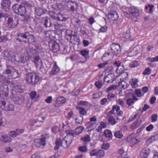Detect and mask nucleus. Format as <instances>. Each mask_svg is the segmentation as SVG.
I'll use <instances>...</instances> for the list:
<instances>
[{"label": "nucleus", "mask_w": 158, "mask_h": 158, "mask_svg": "<svg viewBox=\"0 0 158 158\" xmlns=\"http://www.w3.org/2000/svg\"><path fill=\"white\" fill-rule=\"evenodd\" d=\"M14 106L13 104L10 103L7 104L6 107V109L4 110L8 111H13L14 110Z\"/></svg>", "instance_id": "36"}, {"label": "nucleus", "mask_w": 158, "mask_h": 158, "mask_svg": "<svg viewBox=\"0 0 158 158\" xmlns=\"http://www.w3.org/2000/svg\"><path fill=\"white\" fill-rule=\"evenodd\" d=\"M108 117V121L109 123L112 125L115 124L116 123V122L114 117L112 116H109Z\"/></svg>", "instance_id": "37"}, {"label": "nucleus", "mask_w": 158, "mask_h": 158, "mask_svg": "<svg viewBox=\"0 0 158 158\" xmlns=\"http://www.w3.org/2000/svg\"><path fill=\"white\" fill-rule=\"evenodd\" d=\"M139 65V63L136 61H133L131 62L129 64V67L130 68H132L137 67Z\"/></svg>", "instance_id": "35"}, {"label": "nucleus", "mask_w": 158, "mask_h": 158, "mask_svg": "<svg viewBox=\"0 0 158 158\" xmlns=\"http://www.w3.org/2000/svg\"><path fill=\"white\" fill-rule=\"evenodd\" d=\"M114 135L116 138L119 139L121 138L123 136L122 133L119 131H116L114 134Z\"/></svg>", "instance_id": "38"}, {"label": "nucleus", "mask_w": 158, "mask_h": 158, "mask_svg": "<svg viewBox=\"0 0 158 158\" xmlns=\"http://www.w3.org/2000/svg\"><path fill=\"white\" fill-rule=\"evenodd\" d=\"M39 58L38 56H36L35 58V59L34 60V62L35 63L36 65V66L37 67H38L39 65Z\"/></svg>", "instance_id": "59"}, {"label": "nucleus", "mask_w": 158, "mask_h": 158, "mask_svg": "<svg viewBox=\"0 0 158 158\" xmlns=\"http://www.w3.org/2000/svg\"><path fill=\"white\" fill-rule=\"evenodd\" d=\"M67 6L69 11H74L75 9L78 8V5L77 2L75 1H69L67 3Z\"/></svg>", "instance_id": "7"}, {"label": "nucleus", "mask_w": 158, "mask_h": 158, "mask_svg": "<svg viewBox=\"0 0 158 158\" xmlns=\"http://www.w3.org/2000/svg\"><path fill=\"white\" fill-rule=\"evenodd\" d=\"M113 55L110 52L106 53L103 56L102 60L104 62H108L113 59Z\"/></svg>", "instance_id": "16"}, {"label": "nucleus", "mask_w": 158, "mask_h": 158, "mask_svg": "<svg viewBox=\"0 0 158 158\" xmlns=\"http://www.w3.org/2000/svg\"><path fill=\"white\" fill-rule=\"evenodd\" d=\"M129 11L130 14L135 17H137L139 15V10L135 7H130L129 9Z\"/></svg>", "instance_id": "10"}, {"label": "nucleus", "mask_w": 158, "mask_h": 158, "mask_svg": "<svg viewBox=\"0 0 158 158\" xmlns=\"http://www.w3.org/2000/svg\"><path fill=\"white\" fill-rule=\"evenodd\" d=\"M150 152V150L148 148H144L140 153L139 158H147Z\"/></svg>", "instance_id": "11"}, {"label": "nucleus", "mask_w": 158, "mask_h": 158, "mask_svg": "<svg viewBox=\"0 0 158 158\" xmlns=\"http://www.w3.org/2000/svg\"><path fill=\"white\" fill-rule=\"evenodd\" d=\"M117 103L122 107H125L124 101L121 98H119L117 100Z\"/></svg>", "instance_id": "47"}, {"label": "nucleus", "mask_w": 158, "mask_h": 158, "mask_svg": "<svg viewBox=\"0 0 158 158\" xmlns=\"http://www.w3.org/2000/svg\"><path fill=\"white\" fill-rule=\"evenodd\" d=\"M66 132L67 133V135H69L70 137H72L73 139V136L75 134L74 133L73 131L72 130H68L66 131Z\"/></svg>", "instance_id": "56"}, {"label": "nucleus", "mask_w": 158, "mask_h": 158, "mask_svg": "<svg viewBox=\"0 0 158 158\" xmlns=\"http://www.w3.org/2000/svg\"><path fill=\"white\" fill-rule=\"evenodd\" d=\"M135 94L138 97H140L143 95L142 92H141V91L139 89H135Z\"/></svg>", "instance_id": "43"}, {"label": "nucleus", "mask_w": 158, "mask_h": 158, "mask_svg": "<svg viewBox=\"0 0 158 158\" xmlns=\"http://www.w3.org/2000/svg\"><path fill=\"white\" fill-rule=\"evenodd\" d=\"M7 69L4 71L3 73L5 74H7L9 76H12L13 78H15L18 76L17 71L11 66L8 65L6 64Z\"/></svg>", "instance_id": "3"}, {"label": "nucleus", "mask_w": 158, "mask_h": 158, "mask_svg": "<svg viewBox=\"0 0 158 158\" xmlns=\"http://www.w3.org/2000/svg\"><path fill=\"white\" fill-rule=\"evenodd\" d=\"M36 95L37 94L35 91H32L30 94V97L32 99H34L35 98Z\"/></svg>", "instance_id": "55"}, {"label": "nucleus", "mask_w": 158, "mask_h": 158, "mask_svg": "<svg viewBox=\"0 0 158 158\" xmlns=\"http://www.w3.org/2000/svg\"><path fill=\"white\" fill-rule=\"evenodd\" d=\"M59 71V69L56 63L55 62L53 67L52 68L51 74L55 75Z\"/></svg>", "instance_id": "26"}, {"label": "nucleus", "mask_w": 158, "mask_h": 158, "mask_svg": "<svg viewBox=\"0 0 158 158\" xmlns=\"http://www.w3.org/2000/svg\"><path fill=\"white\" fill-rule=\"evenodd\" d=\"M28 33L27 32L25 34H21L19 35L17 38V40L20 42H24L25 43L27 42V40Z\"/></svg>", "instance_id": "14"}, {"label": "nucleus", "mask_w": 158, "mask_h": 158, "mask_svg": "<svg viewBox=\"0 0 158 158\" xmlns=\"http://www.w3.org/2000/svg\"><path fill=\"white\" fill-rule=\"evenodd\" d=\"M119 76H122L120 79V81H119V84L120 83H125V82L124 80L128 76V74L124 72L122 73H121L119 75Z\"/></svg>", "instance_id": "28"}, {"label": "nucleus", "mask_w": 158, "mask_h": 158, "mask_svg": "<svg viewBox=\"0 0 158 158\" xmlns=\"http://www.w3.org/2000/svg\"><path fill=\"white\" fill-rule=\"evenodd\" d=\"M41 23L46 27H49L51 25L50 20L47 17L43 18L41 20Z\"/></svg>", "instance_id": "21"}, {"label": "nucleus", "mask_w": 158, "mask_h": 158, "mask_svg": "<svg viewBox=\"0 0 158 158\" xmlns=\"http://www.w3.org/2000/svg\"><path fill=\"white\" fill-rule=\"evenodd\" d=\"M154 6L152 5L148 4L147 6H145V9L148 10L149 9V13L152 14L153 12L152 9L154 8Z\"/></svg>", "instance_id": "39"}, {"label": "nucleus", "mask_w": 158, "mask_h": 158, "mask_svg": "<svg viewBox=\"0 0 158 158\" xmlns=\"http://www.w3.org/2000/svg\"><path fill=\"white\" fill-rule=\"evenodd\" d=\"M88 21L89 23L92 25L95 22V20L94 18L91 17L89 18L88 19Z\"/></svg>", "instance_id": "63"}, {"label": "nucleus", "mask_w": 158, "mask_h": 158, "mask_svg": "<svg viewBox=\"0 0 158 158\" xmlns=\"http://www.w3.org/2000/svg\"><path fill=\"white\" fill-rule=\"evenodd\" d=\"M127 139L128 142H130L134 145L136 144L139 142V140L135 137L133 134L129 135Z\"/></svg>", "instance_id": "13"}, {"label": "nucleus", "mask_w": 158, "mask_h": 158, "mask_svg": "<svg viewBox=\"0 0 158 158\" xmlns=\"http://www.w3.org/2000/svg\"><path fill=\"white\" fill-rule=\"evenodd\" d=\"M95 85L98 88H100L102 86L101 81H99L96 82L95 83Z\"/></svg>", "instance_id": "60"}, {"label": "nucleus", "mask_w": 158, "mask_h": 158, "mask_svg": "<svg viewBox=\"0 0 158 158\" xmlns=\"http://www.w3.org/2000/svg\"><path fill=\"white\" fill-rule=\"evenodd\" d=\"M111 52H110L114 55H117L121 51V48L118 44H113L110 45Z\"/></svg>", "instance_id": "6"}, {"label": "nucleus", "mask_w": 158, "mask_h": 158, "mask_svg": "<svg viewBox=\"0 0 158 158\" xmlns=\"http://www.w3.org/2000/svg\"><path fill=\"white\" fill-rule=\"evenodd\" d=\"M81 139L85 143H88L90 141L91 138L89 135L85 134L81 138Z\"/></svg>", "instance_id": "29"}, {"label": "nucleus", "mask_w": 158, "mask_h": 158, "mask_svg": "<svg viewBox=\"0 0 158 158\" xmlns=\"http://www.w3.org/2000/svg\"><path fill=\"white\" fill-rule=\"evenodd\" d=\"M118 152L120 155V156H118L117 158H128L126 156H127V152L125 151L123 148L119 149Z\"/></svg>", "instance_id": "24"}, {"label": "nucleus", "mask_w": 158, "mask_h": 158, "mask_svg": "<svg viewBox=\"0 0 158 158\" xmlns=\"http://www.w3.org/2000/svg\"><path fill=\"white\" fill-rule=\"evenodd\" d=\"M11 2L9 0H3L2 6L4 10L8 11Z\"/></svg>", "instance_id": "17"}, {"label": "nucleus", "mask_w": 158, "mask_h": 158, "mask_svg": "<svg viewBox=\"0 0 158 158\" xmlns=\"http://www.w3.org/2000/svg\"><path fill=\"white\" fill-rule=\"evenodd\" d=\"M104 151L102 150H98V152L97 153V156L100 157H103L104 155Z\"/></svg>", "instance_id": "46"}, {"label": "nucleus", "mask_w": 158, "mask_h": 158, "mask_svg": "<svg viewBox=\"0 0 158 158\" xmlns=\"http://www.w3.org/2000/svg\"><path fill=\"white\" fill-rule=\"evenodd\" d=\"M72 142V137L69 135H66L62 140V146L64 148H66L68 147Z\"/></svg>", "instance_id": "5"}, {"label": "nucleus", "mask_w": 158, "mask_h": 158, "mask_svg": "<svg viewBox=\"0 0 158 158\" xmlns=\"http://www.w3.org/2000/svg\"><path fill=\"white\" fill-rule=\"evenodd\" d=\"M117 88V87L116 85H113L109 87L108 88L107 90L108 91H110L113 90H115Z\"/></svg>", "instance_id": "57"}, {"label": "nucleus", "mask_w": 158, "mask_h": 158, "mask_svg": "<svg viewBox=\"0 0 158 158\" xmlns=\"http://www.w3.org/2000/svg\"><path fill=\"white\" fill-rule=\"evenodd\" d=\"M109 17L113 21L117 20L118 17L117 12L114 11L108 14Z\"/></svg>", "instance_id": "23"}, {"label": "nucleus", "mask_w": 158, "mask_h": 158, "mask_svg": "<svg viewBox=\"0 0 158 158\" xmlns=\"http://www.w3.org/2000/svg\"><path fill=\"white\" fill-rule=\"evenodd\" d=\"M25 79L29 84L33 85L40 81L39 73H29L25 76Z\"/></svg>", "instance_id": "1"}, {"label": "nucleus", "mask_w": 158, "mask_h": 158, "mask_svg": "<svg viewBox=\"0 0 158 158\" xmlns=\"http://www.w3.org/2000/svg\"><path fill=\"white\" fill-rule=\"evenodd\" d=\"M139 81L137 79L131 78L130 80V83L133 88H136L138 86V82Z\"/></svg>", "instance_id": "22"}, {"label": "nucleus", "mask_w": 158, "mask_h": 158, "mask_svg": "<svg viewBox=\"0 0 158 158\" xmlns=\"http://www.w3.org/2000/svg\"><path fill=\"white\" fill-rule=\"evenodd\" d=\"M97 124L96 122L92 123L88 122L85 123V125L86 126V128L88 131H92L95 129L97 126Z\"/></svg>", "instance_id": "15"}, {"label": "nucleus", "mask_w": 158, "mask_h": 158, "mask_svg": "<svg viewBox=\"0 0 158 158\" xmlns=\"http://www.w3.org/2000/svg\"><path fill=\"white\" fill-rule=\"evenodd\" d=\"M76 123L77 124H81L82 123L83 118L82 116H80L75 119Z\"/></svg>", "instance_id": "41"}, {"label": "nucleus", "mask_w": 158, "mask_h": 158, "mask_svg": "<svg viewBox=\"0 0 158 158\" xmlns=\"http://www.w3.org/2000/svg\"><path fill=\"white\" fill-rule=\"evenodd\" d=\"M49 46H52V50L54 52H56L59 50L60 48L59 44L55 41L50 43Z\"/></svg>", "instance_id": "20"}, {"label": "nucleus", "mask_w": 158, "mask_h": 158, "mask_svg": "<svg viewBox=\"0 0 158 158\" xmlns=\"http://www.w3.org/2000/svg\"><path fill=\"white\" fill-rule=\"evenodd\" d=\"M158 115L156 114H152L151 117V121L152 122H154L157 120Z\"/></svg>", "instance_id": "48"}, {"label": "nucleus", "mask_w": 158, "mask_h": 158, "mask_svg": "<svg viewBox=\"0 0 158 158\" xmlns=\"http://www.w3.org/2000/svg\"><path fill=\"white\" fill-rule=\"evenodd\" d=\"M28 41L30 43H33L35 42V38L33 35L30 34L28 33V35L27 36V41Z\"/></svg>", "instance_id": "34"}, {"label": "nucleus", "mask_w": 158, "mask_h": 158, "mask_svg": "<svg viewBox=\"0 0 158 158\" xmlns=\"http://www.w3.org/2000/svg\"><path fill=\"white\" fill-rule=\"evenodd\" d=\"M124 67L123 66V65L121 64L119 66H118V68H117L116 72L118 73H121L124 70Z\"/></svg>", "instance_id": "42"}, {"label": "nucleus", "mask_w": 158, "mask_h": 158, "mask_svg": "<svg viewBox=\"0 0 158 158\" xmlns=\"http://www.w3.org/2000/svg\"><path fill=\"white\" fill-rule=\"evenodd\" d=\"M148 60L149 61L152 62L158 61V56H156L155 57L148 58Z\"/></svg>", "instance_id": "50"}, {"label": "nucleus", "mask_w": 158, "mask_h": 158, "mask_svg": "<svg viewBox=\"0 0 158 158\" xmlns=\"http://www.w3.org/2000/svg\"><path fill=\"white\" fill-rule=\"evenodd\" d=\"M24 132V130L23 129H18L16 130V132L17 135L23 133Z\"/></svg>", "instance_id": "58"}, {"label": "nucleus", "mask_w": 158, "mask_h": 158, "mask_svg": "<svg viewBox=\"0 0 158 158\" xmlns=\"http://www.w3.org/2000/svg\"><path fill=\"white\" fill-rule=\"evenodd\" d=\"M14 62H16L18 63H25L27 61L26 58L20 54H16L15 53Z\"/></svg>", "instance_id": "9"}, {"label": "nucleus", "mask_w": 158, "mask_h": 158, "mask_svg": "<svg viewBox=\"0 0 158 158\" xmlns=\"http://www.w3.org/2000/svg\"><path fill=\"white\" fill-rule=\"evenodd\" d=\"M35 19H34V22L36 25L38 24L40 22L39 21V8H37L35 9Z\"/></svg>", "instance_id": "25"}, {"label": "nucleus", "mask_w": 158, "mask_h": 158, "mask_svg": "<svg viewBox=\"0 0 158 158\" xmlns=\"http://www.w3.org/2000/svg\"><path fill=\"white\" fill-rule=\"evenodd\" d=\"M68 18V16L66 15H63L61 14H59L57 15L56 19L59 21H66Z\"/></svg>", "instance_id": "30"}, {"label": "nucleus", "mask_w": 158, "mask_h": 158, "mask_svg": "<svg viewBox=\"0 0 158 158\" xmlns=\"http://www.w3.org/2000/svg\"><path fill=\"white\" fill-rule=\"evenodd\" d=\"M104 134L106 137L109 138L110 139H112V135L110 131L106 130L104 131Z\"/></svg>", "instance_id": "33"}, {"label": "nucleus", "mask_w": 158, "mask_h": 158, "mask_svg": "<svg viewBox=\"0 0 158 158\" xmlns=\"http://www.w3.org/2000/svg\"><path fill=\"white\" fill-rule=\"evenodd\" d=\"M11 140V138L7 134L2 135L0 137V141L4 143H9Z\"/></svg>", "instance_id": "19"}, {"label": "nucleus", "mask_w": 158, "mask_h": 158, "mask_svg": "<svg viewBox=\"0 0 158 158\" xmlns=\"http://www.w3.org/2000/svg\"><path fill=\"white\" fill-rule=\"evenodd\" d=\"M85 128L82 126H80L76 128L74 131L75 134L78 135L81 134L84 130Z\"/></svg>", "instance_id": "27"}, {"label": "nucleus", "mask_w": 158, "mask_h": 158, "mask_svg": "<svg viewBox=\"0 0 158 158\" xmlns=\"http://www.w3.org/2000/svg\"><path fill=\"white\" fill-rule=\"evenodd\" d=\"M63 25L61 24L57 23L54 25V27L56 30H59L63 31L64 29L63 28Z\"/></svg>", "instance_id": "40"}, {"label": "nucleus", "mask_w": 158, "mask_h": 158, "mask_svg": "<svg viewBox=\"0 0 158 158\" xmlns=\"http://www.w3.org/2000/svg\"><path fill=\"white\" fill-rule=\"evenodd\" d=\"M9 91L7 85H3L0 86V96L4 98L8 95Z\"/></svg>", "instance_id": "8"}, {"label": "nucleus", "mask_w": 158, "mask_h": 158, "mask_svg": "<svg viewBox=\"0 0 158 158\" xmlns=\"http://www.w3.org/2000/svg\"><path fill=\"white\" fill-rule=\"evenodd\" d=\"M52 97L51 96L47 97L45 100V102L48 103H50L52 102Z\"/></svg>", "instance_id": "62"}, {"label": "nucleus", "mask_w": 158, "mask_h": 158, "mask_svg": "<svg viewBox=\"0 0 158 158\" xmlns=\"http://www.w3.org/2000/svg\"><path fill=\"white\" fill-rule=\"evenodd\" d=\"M66 36H68L70 39H71L72 37V31L69 30H67L66 32Z\"/></svg>", "instance_id": "52"}, {"label": "nucleus", "mask_w": 158, "mask_h": 158, "mask_svg": "<svg viewBox=\"0 0 158 158\" xmlns=\"http://www.w3.org/2000/svg\"><path fill=\"white\" fill-rule=\"evenodd\" d=\"M66 102V100L63 97H59L56 100V102L55 106L56 107H58L61 104H64Z\"/></svg>", "instance_id": "18"}, {"label": "nucleus", "mask_w": 158, "mask_h": 158, "mask_svg": "<svg viewBox=\"0 0 158 158\" xmlns=\"http://www.w3.org/2000/svg\"><path fill=\"white\" fill-rule=\"evenodd\" d=\"M98 152V150L97 149H94L90 152V155L91 156H96Z\"/></svg>", "instance_id": "53"}, {"label": "nucleus", "mask_w": 158, "mask_h": 158, "mask_svg": "<svg viewBox=\"0 0 158 158\" xmlns=\"http://www.w3.org/2000/svg\"><path fill=\"white\" fill-rule=\"evenodd\" d=\"M104 62L103 63L98 64V67L99 68H103L108 64V62H107L106 61Z\"/></svg>", "instance_id": "64"}, {"label": "nucleus", "mask_w": 158, "mask_h": 158, "mask_svg": "<svg viewBox=\"0 0 158 158\" xmlns=\"http://www.w3.org/2000/svg\"><path fill=\"white\" fill-rule=\"evenodd\" d=\"M56 146L54 148L55 150H57L59 148V147L62 146V140L60 139H57L56 141Z\"/></svg>", "instance_id": "31"}, {"label": "nucleus", "mask_w": 158, "mask_h": 158, "mask_svg": "<svg viewBox=\"0 0 158 158\" xmlns=\"http://www.w3.org/2000/svg\"><path fill=\"white\" fill-rule=\"evenodd\" d=\"M48 137V135L47 134H44L41 135L40 139V148H43L46 145V139Z\"/></svg>", "instance_id": "12"}, {"label": "nucleus", "mask_w": 158, "mask_h": 158, "mask_svg": "<svg viewBox=\"0 0 158 158\" xmlns=\"http://www.w3.org/2000/svg\"><path fill=\"white\" fill-rule=\"evenodd\" d=\"M79 112L80 114L83 115H86L87 113L85 109L82 107H80L79 108Z\"/></svg>", "instance_id": "44"}, {"label": "nucleus", "mask_w": 158, "mask_h": 158, "mask_svg": "<svg viewBox=\"0 0 158 158\" xmlns=\"http://www.w3.org/2000/svg\"><path fill=\"white\" fill-rule=\"evenodd\" d=\"M148 90V88L147 87L145 86L142 87V92L144 95V94L147 93Z\"/></svg>", "instance_id": "61"}, {"label": "nucleus", "mask_w": 158, "mask_h": 158, "mask_svg": "<svg viewBox=\"0 0 158 158\" xmlns=\"http://www.w3.org/2000/svg\"><path fill=\"white\" fill-rule=\"evenodd\" d=\"M2 54L4 57L7 58L9 61L14 62L15 53L11 51H5L2 52Z\"/></svg>", "instance_id": "4"}, {"label": "nucleus", "mask_w": 158, "mask_h": 158, "mask_svg": "<svg viewBox=\"0 0 158 158\" xmlns=\"http://www.w3.org/2000/svg\"><path fill=\"white\" fill-rule=\"evenodd\" d=\"M109 147V144L108 143H103L102 146V149L106 150H108Z\"/></svg>", "instance_id": "51"}, {"label": "nucleus", "mask_w": 158, "mask_h": 158, "mask_svg": "<svg viewBox=\"0 0 158 158\" xmlns=\"http://www.w3.org/2000/svg\"><path fill=\"white\" fill-rule=\"evenodd\" d=\"M78 150L82 152H85L87 151V148L86 146H82L79 147Z\"/></svg>", "instance_id": "45"}, {"label": "nucleus", "mask_w": 158, "mask_h": 158, "mask_svg": "<svg viewBox=\"0 0 158 158\" xmlns=\"http://www.w3.org/2000/svg\"><path fill=\"white\" fill-rule=\"evenodd\" d=\"M12 9L15 13L20 15H24L26 12L25 6L21 5H14L12 7Z\"/></svg>", "instance_id": "2"}, {"label": "nucleus", "mask_w": 158, "mask_h": 158, "mask_svg": "<svg viewBox=\"0 0 158 158\" xmlns=\"http://www.w3.org/2000/svg\"><path fill=\"white\" fill-rule=\"evenodd\" d=\"M127 103L128 105L130 106L134 104V102L132 98H129L127 99Z\"/></svg>", "instance_id": "49"}, {"label": "nucleus", "mask_w": 158, "mask_h": 158, "mask_svg": "<svg viewBox=\"0 0 158 158\" xmlns=\"http://www.w3.org/2000/svg\"><path fill=\"white\" fill-rule=\"evenodd\" d=\"M17 25L15 24V23L14 24L11 18H9L7 20V27L8 28H14Z\"/></svg>", "instance_id": "32"}, {"label": "nucleus", "mask_w": 158, "mask_h": 158, "mask_svg": "<svg viewBox=\"0 0 158 158\" xmlns=\"http://www.w3.org/2000/svg\"><path fill=\"white\" fill-rule=\"evenodd\" d=\"M151 73V70L148 68H147L143 72V74L144 75H149Z\"/></svg>", "instance_id": "54"}]
</instances>
